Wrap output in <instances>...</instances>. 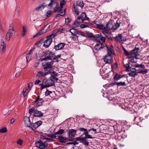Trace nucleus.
I'll return each mask as SVG.
<instances>
[{
    "mask_svg": "<svg viewBox=\"0 0 149 149\" xmlns=\"http://www.w3.org/2000/svg\"><path fill=\"white\" fill-rule=\"evenodd\" d=\"M65 45V44L63 43H60L58 45L55 46L54 48L56 50H59L63 48Z\"/></svg>",
    "mask_w": 149,
    "mask_h": 149,
    "instance_id": "nucleus-24",
    "label": "nucleus"
},
{
    "mask_svg": "<svg viewBox=\"0 0 149 149\" xmlns=\"http://www.w3.org/2000/svg\"><path fill=\"white\" fill-rule=\"evenodd\" d=\"M35 109L34 107L31 108L29 110V113L30 114H32L35 111Z\"/></svg>",
    "mask_w": 149,
    "mask_h": 149,
    "instance_id": "nucleus-53",
    "label": "nucleus"
},
{
    "mask_svg": "<svg viewBox=\"0 0 149 149\" xmlns=\"http://www.w3.org/2000/svg\"><path fill=\"white\" fill-rule=\"evenodd\" d=\"M47 142V141L43 142L40 140L39 139L38 141L36 142V146L40 148H44L48 146V145Z\"/></svg>",
    "mask_w": 149,
    "mask_h": 149,
    "instance_id": "nucleus-3",
    "label": "nucleus"
},
{
    "mask_svg": "<svg viewBox=\"0 0 149 149\" xmlns=\"http://www.w3.org/2000/svg\"><path fill=\"white\" fill-rule=\"evenodd\" d=\"M17 143L19 144L20 146H22L23 143V141L22 140L19 139L17 141Z\"/></svg>",
    "mask_w": 149,
    "mask_h": 149,
    "instance_id": "nucleus-48",
    "label": "nucleus"
},
{
    "mask_svg": "<svg viewBox=\"0 0 149 149\" xmlns=\"http://www.w3.org/2000/svg\"><path fill=\"white\" fill-rule=\"evenodd\" d=\"M77 6L80 7L82 9L84 7V4L82 0H79L77 2Z\"/></svg>",
    "mask_w": 149,
    "mask_h": 149,
    "instance_id": "nucleus-26",
    "label": "nucleus"
},
{
    "mask_svg": "<svg viewBox=\"0 0 149 149\" xmlns=\"http://www.w3.org/2000/svg\"><path fill=\"white\" fill-rule=\"evenodd\" d=\"M58 139L59 141L62 143H65L66 141L68 139L67 137H64L62 136H59L58 137Z\"/></svg>",
    "mask_w": 149,
    "mask_h": 149,
    "instance_id": "nucleus-19",
    "label": "nucleus"
},
{
    "mask_svg": "<svg viewBox=\"0 0 149 149\" xmlns=\"http://www.w3.org/2000/svg\"><path fill=\"white\" fill-rule=\"evenodd\" d=\"M65 1L64 0H61V1L60 4V7L57 6V10H56V8H54V12L59 13L61 11V10L62 8L63 5H64Z\"/></svg>",
    "mask_w": 149,
    "mask_h": 149,
    "instance_id": "nucleus-10",
    "label": "nucleus"
},
{
    "mask_svg": "<svg viewBox=\"0 0 149 149\" xmlns=\"http://www.w3.org/2000/svg\"><path fill=\"white\" fill-rule=\"evenodd\" d=\"M51 77H50V78L52 79L55 80V81H57L58 80V79L56 77V76H57V74L56 72H55L53 71L51 72Z\"/></svg>",
    "mask_w": 149,
    "mask_h": 149,
    "instance_id": "nucleus-22",
    "label": "nucleus"
},
{
    "mask_svg": "<svg viewBox=\"0 0 149 149\" xmlns=\"http://www.w3.org/2000/svg\"><path fill=\"white\" fill-rule=\"evenodd\" d=\"M78 144V143L76 141H74L73 142H69L67 143V145H71L73 144L74 145H77Z\"/></svg>",
    "mask_w": 149,
    "mask_h": 149,
    "instance_id": "nucleus-49",
    "label": "nucleus"
},
{
    "mask_svg": "<svg viewBox=\"0 0 149 149\" xmlns=\"http://www.w3.org/2000/svg\"><path fill=\"white\" fill-rule=\"evenodd\" d=\"M28 87L29 88V89L30 90L31 88L33 86V84L32 83H29L28 84Z\"/></svg>",
    "mask_w": 149,
    "mask_h": 149,
    "instance_id": "nucleus-61",
    "label": "nucleus"
},
{
    "mask_svg": "<svg viewBox=\"0 0 149 149\" xmlns=\"http://www.w3.org/2000/svg\"><path fill=\"white\" fill-rule=\"evenodd\" d=\"M36 76L39 78H41L42 77H45L44 73L41 71H39L38 72Z\"/></svg>",
    "mask_w": 149,
    "mask_h": 149,
    "instance_id": "nucleus-31",
    "label": "nucleus"
},
{
    "mask_svg": "<svg viewBox=\"0 0 149 149\" xmlns=\"http://www.w3.org/2000/svg\"><path fill=\"white\" fill-rule=\"evenodd\" d=\"M139 48H135L130 52V56L136 58L139 55L138 51Z\"/></svg>",
    "mask_w": 149,
    "mask_h": 149,
    "instance_id": "nucleus-11",
    "label": "nucleus"
},
{
    "mask_svg": "<svg viewBox=\"0 0 149 149\" xmlns=\"http://www.w3.org/2000/svg\"><path fill=\"white\" fill-rule=\"evenodd\" d=\"M52 13L51 11L49 10L48 11L46 14V15L47 17H49L51 15V14Z\"/></svg>",
    "mask_w": 149,
    "mask_h": 149,
    "instance_id": "nucleus-54",
    "label": "nucleus"
},
{
    "mask_svg": "<svg viewBox=\"0 0 149 149\" xmlns=\"http://www.w3.org/2000/svg\"><path fill=\"white\" fill-rule=\"evenodd\" d=\"M51 61L50 62H47L45 63H42V65L44 69H51L53 67V62Z\"/></svg>",
    "mask_w": 149,
    "mask_h": 149,
    "instance_id": "nucleus-7",
    "label": "nucleus"
},
{
    "mask_svg": "<svg viewBox=\"0 0 149 149\" xmlns=\"http://www.w3.org/2000/svg\"><path fill=\"white\" fill-rule=\"evenodd\" d=\"M82 22H80L79 20H76L73 24V25L75 27L78 26L80 25V24Z\"/></svg>",
    "mask_w": 149,
    "mask_h": 149,
    "instance_id": "nucleus-36",
    "label": "nucleus"
},
{
    "mask_svg": "<svg viewBox=\"0 0 149 149\" xmlns=\"http://www.w3.org/2000/svg\"><path fill=\"white\" fill-rule=\"evenodd\" d=\"M56 133H55V134H51L48 135V136L51 137L53 138H55L56 137Z\"/></svg>",
    "mask_w": 149,
    "mask_h": 149,
    "instance_id": "nucleus-51",
    "label": "nucleus"
},
{
    "mask_svg": "<svg viewBox=\"0 0 149 149\" xmlns=\"http://www.w3.org/2000/svg\"><path fill=\"white\" fill-rule=\"evenodd\" d=\"M124 66L125 67L126 71L127 72H129L130 69L131 68L128 63L124 65Z\"/></svg>",
    "mask_w": 149,
    "mask_h": 149,
    "instance_id": "nucleus-41",
    "label": "nucleus"
},
{
    "mask_svg": "<svg viewBox=\"0 0 149 149\" xmlns=\"http://www.w3.org/2000/svg\"><path fill=\"white\" fill-rule=\"evenodd\" d=\"M130 72L128 74L130 77H134L137 75V72H136V70L135 68H131L130 69Z\"/></svg>",
    "mask_w": 149,
    "mask_h": 149,
    "instance_id": "nucleus-15",
    "label": "nucleus"
},
{
    "mask_svg": "<svg viewBox=\"0 0 149 149\" xmlns=\"http://www.w3.org/2000/svg\"><path fill=\"white\" fill-rule=\"evenodd\" d=\"M88 19V17H86V13L85 12L82 13L81 15L79 16L77 18V20H79L80 22H82L84 20Z\"/></svg>",
    "mask_w": 149,
    "mask_h": 149,
    "instance_id": "nucleus-9",
    "label": "nucleus"
},
{
    "mask_svg": "<svg viewBox=\"0 0 149 149\" xmlns=\"http://www.w3.org/2000/svg\"><path fill=\"white\" fill-rule=\"evenodd\" d=\"M79 130L80 131H84V134L85 135V138L87 139H92L93 137L91 135L88 134V132L86 129H85L84 128H80L79 129Z\"/></svg>",
    "mask_w": 149,
    "mask_h": 149,
    "instance_id": "nucleus-17",
    "label": "nucleus"
},
{
    "mask_svg": "<svg viewBox=\"0 0 149 149\" xmlns=\"http://www.w3.org/2000/svg\"><path fill=\"white\" fill-rule=\"evenodd\" d=\"M116 85L118 86H125L126 84L125 82L120 81L119 82H116Z\"/></svg>",
    "mask_w": 149,
    "mask_h": 149,
    "instance_id": "nucleus-39",
    "label": "nucleus"
},
{
    "mask_svg": "<svg viewBox=\"0 0 149 149\" xmlns=\"http://www.w3.org/2000/svg\"><path fill=\"white\" fill-rule=\"evenodd\" d=\"M87 35L88 37L91 38H93L94 35L92 33H87Z\"/></svg>",
    "mask_w": 149,
    "mask_h": 149,
    "instance_id": "nucleus-58",
    "label": "nucleus"
},
{
    "mask_svg": "<svg viewBox=\"0 0 149 149\" xmlns=\"http://www.w3.org/2000/svg\"><path fill=\"white\" fill-rule=\"evenodd\" d=\"M77 131L76 130H74L73 129H69L67 131L69 137V138H72L74 137Z\"/></svg>",
    "mask_w": 149,
    "mask_h": 149,
    "instance_id": "nucleus-12",
    "label": "nucleus"
},
{
    "mask_svg": "<svg viewBox=\"0 0 149 149\" xmlns=\"http://www.w3.org/2000/svg\"><path fill=\"white\" fill-rule=\"evenodd\" d=\"M114 39L117 42H120L122 41V35L121 34H118V36H117L115 37Z\"/></svg>",
    "mask_w": 149,
    "mask_h": 149,
    "instance_id": "nucleus-30",
    "label": "nucleus"
},
{
    "mask_svg": "<svg viewBox=\"0 0 149 149\" xmlns=\"http://www.w3.org/2000/svg\"><path fill=\"white\" fill-rule=\"evenodd\" d=\"M45 57L43 58L42 59V61H46V60H50L49 57H48V56H45Z\"/></svg>",
    "mask_w": 149,
    "mask_h": 149,
    "instance_id": "nucleus-60",
    "label": "nucleus"
},
{
    "mask_svg": "<svg viewBox=\"0 0 149 149\" xmlns=\"http://www.w3.org/2000/svg\"><path fill=\"white\" fill-rule=\"evenodd\" d=\"M124 76H121L118 74H115L113 77V79L115 81H118L122 78Z\"/></svg>",
    "mask_w": 149,
    "mask_h": 149,
    "instance_id": "nucleus-28",
    "label": "nucleus"
},
{
    "mask_svg": "<svg viewBox=\"0 0 149 149\" xmlns=\"http://www.w3.org/2000/svg\"><path fill=\"white\" fill-rule=\"evenodd\" d=\"M123 50L125 55L126 56H128L129 58V56H130V52H128L124 48H123Z\"/></svg>",
    "mask_w": 149,
    "mask_h": 149,
    "instance_id": "nucleus-38",
    "label": "nucleus"
},
{
    "mask_svg": "<svg viewBox=\"0 0 149 149\" xmlns=\"http://www.w3.org/2000/svg\"><path fill=\"white\" fill-rule=\"evenodd\" d=\"M43 42V40L42 39H40V40L38 41L35 45L38 46H40V45L42 44Z\"/></svg>",
    "mask_w": 149,
    "mask_h": 149,
    "instance_id": "nucleus-45",
    "label": "nucleus"
},
{
    "mask_svg": "<svg viewBox=\"0 0 149 149\" xmlns=\"http://www.w3.org/2000/svg\"><path fill=\"white\" fill-rule=\"evenodd\" d=\"M120 26V24L117 22L115 23L114 21L113 20H110L106 25V29L107 30H105L104 32V33H107L108 31L112 30L113 31L116 30Z\"/></svg>",
    "mask_w": 149,
    "mask_h": 149,
    "instance_id": "nucleus-1",
    "label": "nucleus"
},
{
    "mask_svg": "<svg viewBox=\"0 0 149 149\" xmlns=\"http://www.w3.org/2000/svg\"><path fill=\"white\" fill-rule=\"evenodd\" d=\"M73 36L71 37L73 41L77 40H78V37L76 35H73Z\"/></svg>",
    "mask_w": 149,
    "mask_h": 149,
    "instance_id": "nucleus-46",
    "label": "nucleus"
},
{
    "mask_svg": "<svg viewBox=\"0 0 149 149\" xmlns=\"http://www.w3.org/2000/svg\"><path fill=\"white\" fill-rule=\"evenodd\" d=\"M89 26L88 25H87V24H81V25H80V27L81 28H86V27H88Z\"/></svg>",
    "mask_w": 149,
    "mask_h": 149,
    "instance_id": "nucleus-50",
    "label": "nucleus"
},
{
    "mask_svg": "<svg viewBox=\"0 0 149 149\" xmlns=\"http://www.w3.org/2000/svg\"><path fill=\"white\" fill-rule=\"evenodd\" d=\"M2 43L1 44V46L2 47V51L4 52L5 50V48L6 47V45L4 43V41L3 40H1Z\"/></svg>",
    "mask_w": 149,
    "mask_h": 149,
    "instance_id": "nucleus-40",
    "label": "nucleus"
},
{
    "mask_svg": "<svg viewBox=\"0 0 149 149\" xmlns=\"http://www.w3.org/2000/svg\"><path fill=\"white\" fill-rule=\"evenodd\" d=\"M60 15L61 16H63L65 13V10H61V11L60 12Z\"/></svg>",
    "mask_w": 149,
    "mask_h": 149,
    "instance_id": "nucleus-55",
    "label": "nucleus"
},
{
    "mask_svg": "<svg viewBox=\"0 0 149 149\" xmlns=\"http://www.w3.org/2000/svg\"><path fill=\"white\" fill-rule=\"evenodd\" d=\"M43 101L44 100L42 98H40V96H38L34 102V104L35 105V106L38 107L41 105Z\"/></svg>",
    "mask_w": 149,
    "mask_h": 149,
    "instance_id": "nucleus-13",
    "label": "nucleus"
},
{
    "mask_svg": "<svg viewBox=\"0 0 149 149\" xmlns=\"http://www.w3.org/2000/svg\"><path fill=\"white\" fill-rule=\"evenodd\" d=\"M45 7V3H43L40 5L39 6L36 7L35 9L36 11L41 10L43 9Z\"/></svg>",
    "mask_w": 149,
    "mask_h": 149,
    "instance_id": "nucleus-29",
    "label": "nucleus"
},
{
    "mask_svg": "<svg viewBox=\"0 0 149 149\" xmlns=\"http://www.w3.org/2000/svg\"><path fill=\"white\" fill-rule=\"evenodd\" d=\"M9 28V29L6 34V39L8 41L9 40L11 37L14 36L15 34V30L10 24Z\"/></svg>",
    "mask_w": 149,
    "mask_h": 149,
    "instance_id": "nucleus-2",
    "label": "nucleus"
},
{
    "mask_svg": "<svg viewBox=\"0 0 149 149\" xmlns=\"http://www.w3.org/2000/svg\"><path fill=\"white\" fill-rule=\"evenodd\" d=\"M137 58H138L137 57L135 58L131 56H129V60L131 62L135 63H136L137 62L136 60Z\"/></svg>",
    "mask_w": 149,
    "mask_h": 149,
    "instance_id": "nucleus-32",
    "label": "nucleus"
},
{
    "mask_svg": "<svg viewBox=\"0 0 149 149\" xmlns=\"http://www.w3.org/2000/svg\"><path fill=\"white\" fill-rule=\"evenodd\" d=\"M104 47V48L106 49L108 53L109 54V55L111 56L112 54H115L114 51L112 48H109L106 45V46H105Z\"/></svg>",
    "mask_w": 149,
    "mask_h": 149,
    "instance_id": "nucleus-20",
    "label": "nucleus"
},
{
    "mask_svg": "<svg viewBox=\"0 0 149 149\" xmlns=\"http://www.w3.org/2000/svg\"><path fill=\"white\" fill-rule=\"evenodd\" d=\"M101 33L96 34L95 36H94L93 38L96 39L100 38L101 37Z\"/></svg>",
    "mask_w": 149,
    "mask_h": 149,
    "instance_id": "nucleus-52",
    "label": "nucleus"
},
{
    "mask_svg": "<svg viewBox=\"0 0 149 149\" xmlns=\"http://www.w3.org/2000/svg\"><path fill=\"white\" fill-rule=\"evenodd\" d=\"M52 92V91H49L47 89V91L45 93V95L46 96H48Z\"/></svg>",
    "mask_w": 149,
    "mask_h": 149,
    "instance_id": "nucleus-57",
    "label": "nucleus"
},
{
    "mask_svg": "<svg viewBox=\"0 0 149 149\" xmlns=\"http://www.w3.org/2000/svg\"><path fill=\"white\" fill-rule=\"evenodd\" d=\"M24 122L25 125L31 129L33 130H34L32 127L29 118L27 116H25L24 117Z\"/></svg>",
    "mask_w": 149,
    "mask_h": 149,
    "instance_id": "nucleus-5",
    "label": "nucleus"
},
{
    "mask_svg": "<svg viewBox=\"0 0 149 149\" xmlns=\"http://www.w3.org/2000/svg\"><path fill=\"white\" fill-rule=\"evenodd\" d=\"M43 113L40 111L36 110L34 112V115L35 116L40 117L43 116Z\"/></svg>",
    "mask_w": 149,
    "mask_h": 149,
    "instance_id": "nucleus-25",
    "label": "nucleus"
},
{
    "mask_svg": "<svg viewBox=\"0 0 149 149\" xmlns=\"http://www.w3.org/2000/svg\"><path fill=\"white\" fill-rule=\"evenodd\" d=\"M103 60L106 64H111L113 61L112 57L111 55L105 56L104 57Z\"/></svg>",
    "mask_w": 149,
    "mask_h": 149,
    "instance_id": "nucleus-14",
    "label": "nucleus"
},
{
    "mask_svg": "<svg viewBox=\"0 0 149 149\" xmlns=\"http://www.w3.org/2000/svg\"><path fill=\"white\" fill-rule=\"evenodd\" d=\"M47 25H45L43 27L41 30L39 32L37 33L34 36V37H36L42 35V34H44L46 32V27Z\"/></svg>",
    "mask_w": 149,
    "mask_h": 149,
    "instance_id": "nucleus-18",
    "label": "nucleus"
},
{
    "mask_svg": "<svg viewBox=\"0 0 149 149\" xmlns=\"http://www.w3.org/2000/svg\"><path fill=\"white\" fill-rule=\"evenodd\" d=\"M115 138L118 141L121 140L123 138L122 136L120 135H119L118 134H115Z\"/></svg>",
    "mask_w": 149,
    "mask_h": 149,
    "instance_id": "nucleus-34",
    "label": "nucleus"
},
{
    "mask_svg": "<svg viewBox=\"0 0 149 149\" xmlns=\"http://www.w3.org/2000/svg\"><path fill=\"white\" fill-rule=\"evenodd\" d=\"M2 113L4 115H8L9 113H8V110H3L2 111Z\"/></svg>",
    "mask_w": 149,
    "mask_h": 149,
    "instance_id": "nucleus-56",
    "label": "nucleus"
},
{
    "mask_svg": "<svg viewBox=\"0 0 149 149\" xmlns=\"http://www.w3.org/2000/svg\"><path fill=\"white\" fill-rule=\"evenodd\" d=\"M76 34L84 37L85 36V35L84 33L83 32L81 31H80L77 30Z\"/></svg>",
    "mask_w": 149,
    "mask_h": 149,
    "instance_id": "nucleus-43",
    "label": "nucleus"
},
{
    "mask_svg": "<svg viewBox=\"0 0 149 149\" xmlns=\"http://www.w3.org/2000/svg\"><path fill=\"white\" fill-rule=\"evenodd\" d=\"M42 122L40 120L32 124V127H33V128H35V129H36L38 127L40 126L42 124Z\"/></svg>",
    "mask_w": 149,
    "mask_h": 149,
    "instance_id": "nucleus-23",
    "label": "nucleus"
},
{
    "mask_svg": "<svg viewBox=\"0 0 149 149\" xmlns=\"http://www.w3.org/2000/svg\"><path fill=\"white\" fill-rule=\"evenodd\" d=\"M64 131V130L63 129H59L58 131L56 132V134L61 135L63 133Z\"/></svg>",
    "mask_w": 149,
    "mask_h": 149,
    "instance_id": "nucleus-42",
    "label": "nucleus"
},
{
    "mask_svg": "<svg viewBox=\"0 0 149 149\" xmlns=\"http://www.w3.org/2000/svg\"><path fill=\"white\" fill-rule=\"evenodd\" d=\"M54 55V53L50 51H47L45 54V56L49 57L50 59H51V58L53 57Z\"/></svg>",
    "mask_w": 149,
    "mask_h": 149,
    "instance_id": "nucleus-27",
    "label": "nucleus"
},
{
    "mask_svg": "<svg viewBox=\"0 0 149 149\" xmlns=\"http://www.w3.org/2000/svg\"><path fill=\"white\" fill-rule=\"evenodd\" d=\"M7 132V130L6 127H3L0 129V133H4Z\"/></svg>",
    "mask_w": 149,
    "mask_h": 149,
    "instance_id": "nucleus-44",
    "label": "nucleus"
},
{
    "mask_svg": "<svg viewBox=\"0 0 149 149\" xmlns=\"http://www.w3.org/2000/svg\"><path fill=\"white\" fill-rule=\"evenodd\" d=\"M148 70L147 69H144V70H141L140 71L137 72L138 74H145L148 73Z\"/></svg>",
    "mask_w": 149,
    "mask_h": 149,
    "instance_id": "nucleus-35",
    "label": "nucleus"
},
{
    "mask_svg": "<svg viewBox=\"0 0 149 149\" xmlns=\"http://www.w3.org/2000/svg\"><path fill=\"white\" fill-rule=\"evenodd\" d=\"M49 1L50 2L48 4V6L52 8L53 7L54 10V8H56V10H57V6H59V4L57 1V0H47Z\"/></svg>",
    "mask_w": 149,
    "mask_h": 149,
    "instance_id": "nucleus-6",
    "label": "nucleus"
},
{
    "mask_svg": "<svg viewBox=\"0 0 149 149\" xmlns=\"http://www.w3.org/2000/svg\"><path fill=\"white\" fill-rule=\"evenodd\" d=\"M55 81L54 80L49 78V79H44L42 81V83L44 84H47L49 87L54 86L55 85L54 82Z\"/></svg>",
    "mask_w": 149,
    "mask_h": 149,
    "instance_id": "nucleus-4",
    "label": "nucleus"
},
{
    "mask_svg": "<svg viewBox=\"0 0 149 149\" xmlns=\"http://www.w3.org/2000/svg\"><path fill=\"white\" fill-rule=\"evenodd\" d=\"M60 33H61V32L59 31V29H56L54 30L53 31L52 34L49 36H50L52 38H53L56 36L57 34H58Z\"/></svg>",
    "mask_w": 149,
    "mask_h": 149,
    "instance_id": "nucleus-21",
    "label": "nucleus"
},
{
    "mask_svg": "<svg viewBox=\"0 0 149 149\" xmlns=\"http://www.w3.org/2000/svg\"><path fill=\"white\" fill-rule=\"evenodd\" d=\"M97 27L100 29L105 30L106 29L105 27H104L102 24H96Z\"/></svg>",
    "mask_w": 149,
    "mask_h": 149,
    "instance_id": "nucleus-33",
    "label": "nucleus"
},
{
    "mask_svg": "<svg viewBox=\"0 0 149 149\" xmlns=\"http://www.w3.org/2000/svg\"><path fill=\"white\" fill-rule=\"evenodd\" d=\"M105 46H106V44L103 43H101L99 41V43L97 44L95 46L94 49L95 50H97L101 49L104 48Z\"/></svg>",
    "mask_w": 149,
    "mask_h": 149,
    "instance_id": "nucleus-16",
    "label": "nucleus"
},
{
    "mask_svg": "<svg viewBox=\"0 0 149 149\" xmlns=\"http://www.w3.org/2000/svg\"><path fill=\"white\" fill-rule=\"evenodd\" d=\"M43 85L41 87V89H43L44 88H46L48 87H49L47 86V84H43Z\"/></svg>",
    "mask_w": 149,
    "mask_h": 149,
    "instance_id": "nucleus-64",
    "label": "nucleus"
},
{
    "mask_svg": "<svg viewBox=\"0 0 149 149\" xmlns=\"http://www.w3.org/2000/svg\"><path fill=\"white\" fill-rule=\"evenodd\" d=\"M52 70H49V71L47 72L44 73L45 77V76L47 74H51V73L52 72Z\"/></svg>",
    "mask_w": 149,
    "mask_h": 149,
    "instance_id": "nucleus-62",
    "label": "nucleus"
},
{
    "mask_svg": "<svg viewBox=\"0 0 149 149\" xmlns=\"http://www.w3.org/2000/svg\"><path fill=\"white\" fill-rule=\"evenodd\" d=\"M58 29L59 31L61 32V33H63V31H65L66 30L64 28H59Z\"/></svg>",
    "mask_w": 149,
    "mask_h": 149,
    "instance_id": "nucleus-63",
    "label": "nucleus"
},
{
    "mask_svg": "<svg viewBox=\"0 0 149 149\" xmlns=\"http://www.w3.org/2000/svg\"><path fill=\"white\" fill-rule=\"evenodd\" d=\"M136 66L138 68H143L145 67L144 65L142 64L140 65L138 64V65H136Z\"/></svg>",
    "mask_w": 149,
    "mask_h": 149,
    "instance_id": "nucleus-59",
    "label": "nucleus"
},
{
    "mask_svg": "<svg viewBox=\"0 0 149 149\" xmlns=\"http://www.w3.org/2000/svg\"><path fill=\"white\" fill-rule=\"evenodd\" d=\"M47 39L44 41L43 45L46 48H47L52 42V38L48 36L47 37Z\"/></svg>",
    "mask_w": 149,
    "mask_h": 149,
    "instance_id": "nucleus-8",
    "label": "nucleus"
},
{
    "mask_svg": "<svg viewBox=\"0 0 149 149\" xmlns=\"http://www.w3.org/2000/svg\"><path fill=\"white\" fill-rule=\"evenodd\" d=\"M28 90V89L26 88H24L23 90V96L24 97H25L26 95L29 92V91H27V92H26V91Z\"/></svg>",
    "mask_w": 149,
    "mask_h": 149,
    "instance_id": "nucleus-47",
    "label": "nucleus"
},
{
    "mask_svg": "<svg viewBox=\"0 0 149 149\" xmlns=\"http://www.w3.org/2000/svg\"><path fill=\"white\" fill-rule=\"evenodd\" d=\"M70 31L72 35H75L77 33V30L76 29L73 28L71 29Z\"/></svg>",
    "mask_w": 149,
    "mask_h": 149,
    "instance_id": "nucleus-37",
    "label": "nucleus"
}]
</instances>
